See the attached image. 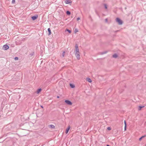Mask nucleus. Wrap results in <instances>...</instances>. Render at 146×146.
I'll return each instance as SVG.
<instances>
[{
	"instance_id": "1",
	"label": "nucleus",
	"mask_w": 146,
	"mask_h": 146,
	"mask_svg": "<svg viewBox=\"0 0 146 146\" xmlns=\"http://www.w3.org/2000/svg\"><path fill=\"white\" fill-rule=\"evenodd\" d=\"M116 21L117 22L118 24L119 25H121L123 24L122 21L119 18H117L116 19Z\"/></svg>"
},
{
	"instance_id": "2",
	"label": "nucleus",
	"mask_w": 146,
	"mask_h": 146,
	"mask_svg": "<svg viewBox=\"0 0 146 146\" xmlns=\"http://www.w3.org/2000/svg\"><path fill=\"white\" fill-rule=\"evenodd\" d=\"M9 48V46L7 45H5L3 47V48L4 50H7Z\"/></svg>"
},
{
	"instance_id": "3",
	"label": "nucleus",
	"mask_w": 146,
	"mask_h": 146,
	"mask_svg": "<svg viewBox=\"0 0 146 146\" xmlns=\"http://www.w3.org/2000/svg\"><path fill=\"white\" fill-rule=\"evenodd\" d=\"M65 102L69 105H72V103L70 101L68 100H66L65 101Z\"/></svg>"
},
{
	"instance_id": "4",
	"label": "nucleus",
	"mask_w": 146,
	"mask_h": 146,
	"mask_svg": "<svg viewBox=\"0 0 146 146\" xmlns=\"http://www.w3.org/2000/svg\"><path fill=\"white\" fill-rule=\"evenodd\" d=\"M64 2L66 4H69L71 3L72 1L70 0H66Z\"/></svg>"
},
{
	"instance_id": "5",
	"label": "nucleus",
	"mask_w": 146,
	"mask_h": 146,
	"mask_svg": "<svg viewBox=\"0 0 146 146\" xmlns=\"http://www.w3.org/2000/svg\"><path fill=\"white\" fill-rule=\"evenodd\" d=\"M75 51L76 52H79V49L78 47V46L77 44H76L75 45Z\"/></svg>"
},
{
	"instance_id": "6",
	"label": "nucleus",
	"mask_w": 146,
	"mask_h": 146,
	"mask_svg": "<svg viewBox=\"0 0 146 146\" xmlns=\"http://www.w3.org/2000/svg\"><path fill=\"white\" fill-rule=\"evenodd\" d=\"M48 127L50 128L54 129L55 128V126L53 125H48Z\"/></svg>"
},
{
	"instance_id": "7",
	"label": "nucleus",
	"mask_w": 146,
	"mask_h": 146,
	"mask_svg": "<svg viewBox=\"0 0 146 146\" xmlns=\"http://www.w3.org/2000/svg\"><path fill=\"white\" fill-rule=\"evenodd\" d=\"M76 58L78 60H79L80 59V54H77L76 55H75Z\"/></svg>"
},
{
	"instance_id": "8",
	"label": "nucleus",
	"mask_w": 146,
	"mask_h": 146,
	"mask_svg": "<svg viewBox=\"0 0 146 146\" xmlns=\"http://www.w3.org/2000/svg\"><path fill=\"white\" fill-rule=\"evenodd\" d=\"M37 18V16H33L32 17V19L33 20H35Z\"/></svg>"
},
{
	"instance_id": "9",
	"label": "nucleus",
	"mask_w": 146,
	"mask_h": 146,
	"mask_svg": "<svg viewBox=\"0 0 146 146\" xmlns=\"http://www.w3.org/2000/svg\"><path fill=\"white\" fill-rule=\"evenodd\" d=\"M70 126H69L68 127V128L66 129V133L67 134L68 131H69V130L70 129Z\"/></svg>"
},
{
	"instance_id": "10",
	"label": "nucleus",
	"mask_w": 146,
	"mask_h": 146,
	"mask_svg": "<svg viewBox=\"0 0 146 146\" xmlns=\"http://www.w3.org/2000/svg\"><path fill=\"white\" fill-rule=\"evenodd\" d=\"M48 32L49 34H48V35H50L51 34V30L50 28H48Z\"/></svg>"
},
{
	"instance_id": "11",
	"label": "nucleus",
	"mask_w": 146,
	"mask_h": 146,
	"mask_svg": "<svg viewBox=\"0 0 146 146\" xmlns=\"http://www.w3.org/2000/svg\"><path fill=\"white\" fill-rule=\"evenodd\" d=\"M112 56L113 58H116L117 57V54H115L113 55Z\"/></svg>"
},
{
	"instance_id": "12",
	"label": "nucleus",
	"mask_w": 146,
	"mask_h": 146,
	"mask_svg": "<svg viewBox=\"0 0 146 146\" xmlns=\"http://www.w3.org/2000/svg\"><path fill=\"white\" fill-rule=\"evenodd\" d=\"M146 136V135H144V136H142L141 137H140L139 139V141H141L142 138H144V137H145Z\"/></svg>"
},
{
	"instance_id": "13",
	"label": "nucleus",
	"mask_w": 146,
	"mask_h": 146,
	"mask_svg": "<svg viewBox=\"0 0 146 146\" xmlns=\"http://www.w3.org/2000/svg\"><path fill=\"white\" fill-rule=\"evenodd\" d=\"M41 88L39 89L37 91V94H38L40 93V92L41 91Z\"/></svg>"
},
{
	"instance_id": "14",
	"label": "nucleus",
	"mask_w": 146,
	"mask_h": 146,
	"mask_svg": "<svg viewBox=\"0 0 146 146\" xmlns=\"http://www.w3.org/2000/svg\"><path fill=\"white\" fill-rule=\"evenodd\" d=\"M144 107V106H139L138 108L139 110H141V109Z\"/></svg>"
},
{
	"instance_id": "15",
	"label": "nucleus",
	"mask_w": 146,
	"mask_h": 146,
	"mask_svg": "<svg viewBox=\"0 0 146 146\" xmlns=\"http://www.w3.org/2000/svg\"><path fill=\"white\" fill-rule=\"evenodd\" d=\"M87 81L89 82H92V80L89 78H87Z\"/></svg>"
},
{
	"instance_id": "16",
	"label": "nucleus",
	"mask_w": 146,
	"mask_h": 146,
	"mask_svg": "<svg viewBox=\"0 0 146 146\" xmlns=\"http://www.w3.org/2000/svg\"><path fill=\"white\" fill-rule=\"evenodd\" d=\"M124 124H125V130H126V123L125 121H124Z\"/></svg>"
},
{
	"instance_id": "17",
	"label": "nucleus",
	"mask_w": 146,
	"mask_h": 146,
	"mask_svg": "<svg viewBox=\"0 0 146 146\" xmlns=\"http://www.w3.org/2000/svg\"><path fill=\"white\" fill-rule=\"evenodd\" d=\"M107 52V51H104V52H101L100 54H103L106 53Z\"/></svg>"
},
{
	"instance_id": "18",
	"label": "nucleus",
	"mask_w": 146,
	"mask_h": 146,
	"mask_svg": "<svg viewBox=\"0 0 146 146\" xmlns=\"http://www.w3.org/2000/svg\"><path fill=\"white\" fill-rule=\"evenodd\" d=\"M66 13L67 15H70V12L69 11H67L66 12Z\"/></svg>"
},
{
	"instance_id": "19",
	"label": "nucleus",
	"mask_w": 146,
	"mask_h": 146,
	"mask_svg": "<svg viewBox=\"0 0 146 146\" xmlns=\"http://www.w3.org/2000/svg\"><path fill=\"white\" fill-rule=\"evenodd\" d=\"M70 86L72 88H74V87L75 86L74 85L72 84H70Z\"/></svg>"
},
{
	"instance_id": "20",
	"label": "nucleus",
	"mask_w": 146,
	"mask_h": 146,
	"mask_svg": "<svg viewBox=\"0 0 146 146\" xmlns=\"http://www.w3.org/2000/svg\"><path fill=\"white\" fill-rule=\"evenodd\" d=\"M65 53H66V52L65 51H64L63 52L62 54V57H64Z\"/></svg>"
},
{
	"instance_id": "21",
	"label": "nucleus",
	"mask_w": 146,
	"mask_h": 146,
	"mask_svg": "<svg viewBox=\"0 0 146 146\" xmlns=\"http://www.w3.org/2000/svg\"><path fill=\"white\" fill-rule=\"evenodd\" d=\"M80 54V53L79 52H76L75 53V55H76L77 54Z\"/></svg>"
},
{
	"instance_id": "22",
	"label": "nucleus",
	"mask_w": 146,
	"mask_h": 146,
	"mask_svg": "<svg viewBox=\"0 0 146 146\" xmlns=\"http://www.w3.org/2000/svg\"><path fill=\"white\" fill-rule=\"evenodd\" d=\"M78 30H77V29H76L75 30H74V33H76L77 32H78Z\"/></svg>"
},
{
	"instance_id": "23",
	"label": "nucleus",
	"mask_w": 146,
	"mask_h": 146,
	"mask_svg": "<svg viewBox=\"0 0 146 146\" xmlns=\"http://www.w3.org/2000/svg\"><path fill=\"white\" fill-rule=\"evenodd\" d=\"M66 31L68 32L69 33H71V31L70 30H69L68 29H66Z\"/></svg>"
},
{
	"instance_id": "24",
	"label": "nucleus",
	"mask_w": 146,
	"mask_h": 146,
	"mask_svg": "<svg viewBox=\"0 0 146 146\" xmlns=\"http://www.w3.org/2000/svg\"><path fill=\"white\" fill-rule=\"evenodd\" d=\"M14 59L15 60H18V58L17 57H15V58Z\"/></svg>"
},
{
	"instance_id": "25",
	"label": "nucleus",
	"mask_w": 146,
	"mask_h": 146,
	"mask_svg": "<svg viewBox=\"0 0 146 146\" xmlns=\"http://www.w3.org/2000/svg\"><path fill=\"white\" fill-rule=\"evenodd\" d=\"M15 0H12V3L13 4L15 2Z\"/></svg>"
},
{
	"instance_id": "26",
	"label": "nucleus",
	"mask_w": 146,
	"mask_h": 146,
	"mask_svg": "<svg viewBox=\"0 0 146 146\" xmlns=\"http://www.w3.org/2000/svg\"><path fill=\"white\" fill-rule=\"evenodd\" d=\"M104 7H105V9H107V6L106 4H104Z\"/></svg>"
},
{
	"instance_id": "27",
	"label": "nucleus",
	"mask_w": 146,
	"mask_h": 146,
	"mask_svg": "<svg viewBox=\"0 0 146 146\" xmlns=\"http://www.w3.org/2000/svg\"><path fill=\"white\" fill-rule=\"evenodd\" d=\"M107 129L109 130H111V129L110 127H108Z\"/></svg>"
},
{
	"instance_id": "28",
	"label": "nucleus",
	"mask_w": 146,
	"mask_h": 146,
	"mask_svg": "<svg viewBox=\"0 0 146 146\" xmlns=\"http://www.w3.org/2000/svg\"><path fill=\"white\" fill-rule=\"evenodd\" d=\"M80 17H78L77 19V21H78L79 20H80Z\"/></svg>"
},
{
	"instance_id": "29",
	"label": "nucleus",
	"mask_w": 146,
	"mask_h": 146,
	"mask_svg": "<svg viewBox=\"0 0 146 146\" xmlns=\"http://www.w3.org/2000/svg\"><path fill=\"white\" fill-rule=\"evenodd\" d=\"M105 21L106 22H108V19H105Z\"/></svg>"
},
{
	"instance_id": "30",
	"label": "nucleus",
	"mask_w": 146,
	"mask_h": 146,
	"mask_svg": "<svg viewBox=\"0 0 146 146\" xmlns=\"http://www.w3.org/2000/svg\"><path fill=\"white\" fill-rule=\"evenodd\" d=\"M40 106L42 108H43V107L42 106Z\"/></svg>"
},
{
	"instance_id": "31",
	"label": "nucleus",
	"mask_w": 146,
	"mask_h": 146,
	"mask_svg": "<svg viewBox=\"0 0 146 146\" xmlns=\"http://www.w3.org/2000/svg\"><path fill=\"white\" fill-rule=\"evenodd\" d=\"M57 98H59V96H57Z\"/></svg>"
},
{
	"instance_id": "32",
	"label": "nucleus",
	"mask_w": 146,
	"mask_h": 146,
	"mask_svg": "<svg viewBox=\"0 0 146 146\" xmlns=\"http://www.w3.org/2000/svg\"><path fill=\"white\" fill-rule=\"evenodd\" d=\"M107 146H110V145H107Z\"/></svg>"
},
{
	"instance_id": "33",
	"label": "nucleus",
	"mask_w": 146,
	"mask_h": 146,
	"mask_svg": "<svg viewBox=\"0 0 146 146\" xmlns=\"http://www.w3.org/2000/svg\"><path fill=\"white\" fill-rule=\"evenodd\" d=\"M145 146H146V144L145 145Z\"/></svg>"
}]
</instances>
